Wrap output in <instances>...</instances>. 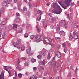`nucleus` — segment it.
Returning <instances> with one entry per match:
<instances>
[{
	"instance_id": "obj_12",
	"label": "nucleus",
	"mask_w": 79,
	"mask_h": 79,
	"mask_svg": "<svg viewBox=\"0 0 79 79\" xmlns=\"http://www.w3.org/2000/svg\"><path fill=\"white\" fill-rule=\"evenodd\" d=\"M0 78L1 79H4V73L2 72L1 73V75L0 76Z\"/></svg>"
},
{
	"instance_id": "obj_47",
	"label": "nucleus",
	"mask_w": 79,
	"mask_h": 79,
	"mask_svg": "<svg viewBox=\"0 0 79 79\" xmlns=\"http://www.w3.org/2000/svg\"><path fill=\"white\" fill-rule=\"evenodd\" d=\"M16 16L17 17H18V18H19V16H20V15H19V14L18 13H16Z\"/></svg>"
},
{
	"instance_id": "obj_33",
	"label": "nucleus",
	"mask_w": 79,
	"mask_h": 79,
	"mask_svg": "<svg viewBox=\"0 0 79 79\" xmlns=\"http://www.w3.org/2000/svg\"><path fill=\"white\" fill-rule=\"evenodd\" d=\"M31 61H32V62H33V63H34V62H35V61H36V60L33 58H31Z\"/></svg>"
},
{
	"instance_id": "obj_17",
	"label": "nucleus",
	"mask_w": 79,
	"mask_h": 79,
	"mask_svg": "<svg viewBox=\"0 0 79 79\" xmlns=\"http://www.w3.org/2000/svg\"><path fill=\"white\" fill-rule=\"evenodd\" d=\"M31 77L33 79H37L38 78V77L35 75H32L31 76Z\"/></svg>"
},
{
	"instance_id": "obj_45",
	"label": "nucleus",
	"mask_w": 79,
	"mask_h": 79,
	"mask_svg": "<svg viewBox=\"0 0 79 79\" xmlns=\"http://www.w3.org/2000/svg\"><path fill=\"white\" fill-rule=\"evenodd\" d=\"M24 66H28V63L27 62H26L24 63Z\"/></svg>"
},
{
	"instance_id": "obj_26",
	"label": "nucleus",
	"mask_w": 79,
	"mask_h": 79,
	"mask_svg": "<svg viewBox=\"0 0 79 79\" xmlns=\"http://www.w3.org/2000/svg\"><path fill=\"white\" fill-rule=\"evenodd\" d=\"M21 50H22V51H23V50H24V49H25V46L23 45L21 46Z\"/></svg>"
},
{
	"instance_id": "obj_42",
	"label": "nucleus",
	"mask_w": 79,
	"mask_h": 79,
	"mask_svg": "<svg viewBox=\"0 0 79 79\" xmlns=\"http://www.w3.org/2000/svg\"><path fill=\"white\" fill-rule=\"evenodd\" d=\"M34 37V35H33L31 36L30 39H33Z\"/></svg>"
},
{
	"instance_id": "obj_9",
	"label": "nucleus",
	"mask_w": 79,
	"mask_h": 79,
	"mask_svg": "<svg viewBox=\"0 0 79 79\" xmlns=\"http://www.w3.org/2000/svg\"><path fill=\"white\" fill-rule=\"evenodd\" d=\"M52 7L55 9H56V8H58V9L61 10V9L60 7V6H59L58 5H54L52 6Z\"/></svg>"
},
{
	"instance_id": "obj_13",
	"label": "nucleus",
	"mask_w": 79,
	"mask_h": 79,
	"mask_svg": "<svg viewBox=\"0 0 79 79\" xmlns=\"http://www.w3.org/2000/svg\"><path fill=\"white\" fill-rule=\"evenodd\" d=\"M59 33L60 34L62 35H63L64 36H65V32L63 31H60Z\"/></svg>"
},
{
	"instance_id": "obj_7",
	"label": "nucleus",
	"mask_w": 79,
	"mask_h": 79,
	"mask_svg": "<svg viewBox=\"0 0 79 79\" xmlns=\"http://www.w3.org/2000/svg\"><path fill=\"white\" fill-rule=\"evenodd\" d=\"M41 38V35H38L35 37V40L34 42H37V40H39Z\"/></svg>"
},
{
	"instance_id": "obj_18",
	"label": "nucleus",
	"mask_w": 79,
	"mask_h": 79,
	"mask_svg": "<svg viewBox=\"0 0 79 79\" xmlns=\"http://www.w3.org/2000/svg\"><path fill=\"white\" fill-rule=\"evenodd\" d=\"M38 69L39 71L40 72L42 70H44V68L42 66H40L39 68Z\"/></svg>"
},
{
	"instance_id": "obj_60",
	"label": "nucleus",
	"mask_w": 79,
	"mask_h": 79,
	"mask_svg": "<svg viewBox=\"0 0 79 79\" xmlns=\"http://www.w3.org/2000/svg\"><path fill=\"white\" fill-rule=\"evenodd\" d=\"M71 6H74V2H72L71 4Z\"/></svg>"
},
{
	"instance_id": "obj_25",
	"label": "nucleus",
	"mask_w": 79,
	"mask_h": 79,
	"mask_svg": "<svg viewBox=\"0 0 79 79\" xmlns=\"http://www.w3.org/2000/svg\"><path fill=\"white\" fill-rule=\"evenodd\" d=\"M45 59H44L43 61L41 62V64L43 66H44L45 64Z\"/></svg>"
},
{
	"instance_id": "obj_22",
	"label": "nucleus",
	"mask_w": 79,
	"mask_h": 79,
	"mask_svg": "<svg viewBox=\"0 0 79 79\" xmlns=\"http://www.w3.org/2000/svg\"><path fill=\"white\" fill-rule=\"evenodd\" d=\"M56 40H57L58 42H61V39L60 37H56L55 38Z\"/></svg>"
},
{
	"instance_id": "obj_61",
	"label": "nucleus",
	"mask_w": 79,
	"mask_h": 79,
	"mask_svg": "<svg viewBox=\"0 0 79 79\" xmlns=\"http://www.w3.org/2000/svg\"><path fill=\"white\" fill-rule=\"evenodd\" d=\"M6 35L5 33L3 34L2 35V36L3 37H5V36H6Z\"/></svg>"
},
{
	"instance_id": "obj_23",
	"label": "nucleus",
	"mask_w": 79,
	"mask_h": 79,
	"mask_svg": "<svg viewBox=\"0 0 79 79\" xmlns=\"http://www.w3.org/2000/svg\"><path fill=\"white\" fill-rule=\"evenodd\" d=\"M1 23L3 25H5V19H2V21L1 22Z\"/></svg>"
},
{
	"instance_id": "obj_44",
	"label": "nucleus",
	"mask_w": 79,
	"mask_h": 79,
	"mask_svg": "<svg viewBox=\"0 0 79 79\" xmlns=\"http://www.w3.org/2000/svg\"><path fill=\"white\" fill-rule=\"evenodd\" d=\"M36 27L37 28V30L38 32H40V29H39V28L37 27V26H36Z\"/></svg>"
},
{
	"instance_id": "obj_31",
	"label": "nucleus",
	"mask_w": 79,
	"mask_h": 79,
	"mask_svg": "<svg viewBox=\"0 0 79 79\" xmlns=\"http://www.w3.org/2000/svg\"><path fill=\"white\" fill-rule=\"evenodd\" d=\"M18 77L19 78H21L22 77V74L19 73L18 74Z\"/></svg>"
},
{
	"instance_id": "obj_34",
	"label": "nucleus",
	"mask_w": 79,
	"mask_h": 79,
	"mask_svg": "<svg viewBox=\"0 0 79 79\" xmlns=\"http://www.w3.org/2000/svg\"><path fill=\"white\" fill-rule=\"evenodd\" d=\"M27 10V9L26 8V7H24L23 9V11H26Z\"/></svg>"
},
{
	"instance_id": "obj_55",
	"label": "nucleus",
	"mask_w": 79,
	"mask_h": 79,
	"mask_svg": "<svg viewBox=\"0 0 79 79\" xmlns=\"http://www.w3.org/2000/svg\"><path fill=\"white\" fill-rule=\"evenodd\" d=\"M48 72H46L44 73V75L45 76H47V74H48Z\"/></svg>"
},
{
	"instance_id": "obj_46",
	"label": "nucleus",
	"mask_w": 79,
	"mask_h": 79,
	"mask_svg": "<svg viewBox=\"0 0 79 79\" xmlns=\"http://www.w3.org/2000/svg\"><path fill=\"white\" fill-rule=\"evenodd\" d=\"M13 27V26L11 25H10L8 27V28L9 29H10V28H12Z\"/></svg>"
},
{
	"instance_id": "obj_11",
	"label": "nucleus",
	"mask_w": 79,
	"mask_h": 79,
	"mask_svg": "<svg viewBox=\"0 0 79 79\" xmlns=\"http://www.w3.org/2000/svg\"><path fill=\"white\" fill-rule=\"evenodd\" d=\"M19 21H20V19L19 17L16 18L14 20L15 23H17V22H19Z\"/></svg>"
},
{
	"instance_id": "obj_56",
	"label": "nucleus",
	"mask_w": 79,
	"mask_h": 79,
	"mask_svg": "<svg viewBox=\"0 0 79 79\" xmlns=\"http://www.w3.org/2000/svg\"><path fill=\"white\" fill-rule=\"evenodd\" d=\"M69 20L70 21H73V18L71 17H69Z\"/></svg>"
},
{
	"instance_id": "obj_28",
	"label": "nucleus",
	"mask_w": 79,
	"mask_h": 79,
	"mask_svg": "<svg viewBox=\"0 0 79 79\" xmlns=\"http://www.w3.org/2000/svg\"><path fill=\"white\" fill-rule=\"evenodd\" d=\"M4 66V67H5V68H4L3 69L6 70V71H8V67H7V66Z\"/></svg>"
},
{
	"instance_id": "obj_63",
	"label": "nucleus",
	"mask_w": 79,
	"mask_h": 79,
	"mask_svg": "<svg viewBox=\"0 0 79 79\" xmlns=\"http://www.w3.org/2000/svg\"><path fill=\"white\" fill-rule=\"evenodd\" d=\"M51 29H54V26H53L52 25L51 26Z\"/></svg>"
},
{
	"instance_id": "obj_4",
	"label": "nucleus",
	"mask_w": 79,
	"mask_h": 79,
	"mask_svg": "<svg viewBox=\"0 0 79 79\" xmlns=\"http://www.w3.org/2000/svg\"><path fill=\"white\" fill-rule=\"evenodd\" d=\"M72 0H65V3L67 5V7L69 6V4L71 2Z\"/></svg>"
},
{
	"instance_id": "obj_58",
	"label": "nucleus",
	"mask_w": 79,
	"mask_h": 79,
	"mask_svg": "<svg viewBox=\"0 0 79 79\" xmlns=\"http://www.w3.org/2000/svg\"><path fill=\"white\" fill-rule=\"evenodd\" d=\"M14 2L15 3H18V1H17V0H14Z\"/></svg>"
},
{
	"instance_id": "obj_19",
	"label": "nucleus",
	"mask_w": 79,
	"mask_h": 79,
	"mask_svg": "<svg viewBox=\"0 0 79 79\" xmlns=\"http://www.w3.org/2000/svg\"><path fill=\"white\" fill-rule=\"evenodd\" d=\"M60 5H61V6L63 8H64V9L65 10L67 8V6H66V5H63L61 4H60Z\"/></svg>"
},
{
	"instance_id": "obj_16",
	"label": "nucleus",
	"mask_w": 79,
	"mask_h": 79,
	"mask_svg": "<svg viewBox=\"0 0 79 79\" xmlns=\"http://www.w3.org/2000/svg\"><path fill=\"white\" fill-rule=\"evenodd\" d=\"M16 69H18V70H19V71H21V70H22V68L21 67V66L18 65L16 67Z\"/></svg>"
},
{
	"instance_id": "obj_50",
	"label": "nucleus",
	"mask_w": 79,
	"mask_h": 79,
	"mask_svg": "<svg viewBox=\"0 0 79 79\" xmlns=\"http://www.w3.org/2000/svg\"><path fill=\"white\" fill-rule=\"evenodd\" d=\"M52 39H49L46 42H47V43H48V41H49V42H52Z\"/></svg>"
},
{
	"instance_id": "obj_48",
	"label": "nucleus",
	"mask_w": 79,
	"mask_h": 79,
	"mask_svg": "<svg viewBox=\"0 0 79 79\" xmlns=\"http://www.w3.org/2000/svg\"><path fill=\"white\" fill-rule=\"evenodd\" d=\"M15 28H12L11 29V31L12 32H14V31H15Z\"/></svg>"
},
{
	"instance_id": "obj_49",
	"label": "nucleus",
	"mask_w": 79,
	"mask_h": 79,
	"mask_svg": "<svg viewBox=\"0 0 79 79\" xmlns=\"http://www.w3.org/2000/svg\"><path fill=\"white\" fill-rule=\"evenodd\" d=\"M71 73H69L68 75V77H71Z\"/></svg>"
},
{
	"instance_id": "obj_5",
	"label": "nucleus",
	"mask_w": 79,
	"mask_h": 79,
	"mask_svg": "<svg viewBox=\"0 0 79 79\" xmlns=\"http://www.w3.org/2000/svg\"><path fill=\"white\" fill-rule=\"evenodd\" d=\"M73 35H74V39L75 40H77L78 39V36H77V34L76 31H73Z\"/></svg>"
},
{
	"instance_id": "obj_54",
	"label": "nucleus",
	"mask_w": 79,
	"mask_h": 79,
	"mask_svg": "<svg viewBox=\"0 0 79 79\" xmlns=\"http://www.w3.org/2000/svg\"><path fill=\"white\" fill-rule=\"evenodd\" d=\"M62 46L64 47H66V44L64 43L62 44Z\"/></svg>"
},
{
	"instance_id": "obj_3",
	"label": "nucleus",
	"mask_w": 79,
	"mask_h": 79,
	"mask_svg": "<svg viewBox=\"0 0 79 79\" xmlns=\"http://www.w3.org/2000/svg\"><path fill=\"white\" fill-rule=\"evenodd\" d=\"M62 10L61 9H58L57 11L55 10H52V13H56V14H60L62 12Z\"/></svg>"
},
{
	"instance_id": "obj_41",
	"label": "nucleus",
	"mask_w": 79,
	"mask_h": 79,
	"mask_svg": "<svg viewBox=\"0 0 79 79\" xmlns=\"http://www.w3.org/2000/svg\"><path fill=\"white\" fill-rule=\"evenodd\" d=\"M13 27L17 28V25L16 24H14V26Z\"/></svg>"
},
{
	"instance_id": "obj_57",
	"label": "nucleus",
	"mask_w": 79,
	"mask_h": 79,
	"mask_svg": "<svg viewBox=\"0 0 79 79\" xmlns=\"http://www.w3.org/2000/svg\"><path fill=\"white\" fill-rule=\"evenodd\" d=\"M34 71H36L37 70V68L36 67H34L33 68Z\"/></svg>"
},
{
	"instance_id": "obj_30",
	"label": "nucleus",
	"mask_w": 79,
	"mask_h": 79,
	"mask_svg": "<svg viewBox=\"0 0 79 79\" xmlns=\"http://www.w3.org/2000/svg\"><path fill=\"white\" fill-rule=\"evenodd\" d=\"M67 51H68V49H67V48H66V47H65L64 48V52H65V53H66L67 52Z\"/></svg>"
},
{
	"instance_id": "obj_51",
	"label": "nucleus",
	"mask_w": 79,
	"mask_h": 79,
	"mask_svg": "<svg viewBox=\"0 0 79 79\" xmlns=\"http://www.w3.org/2000/svg\"><path fill=\"white\" fill-rule=\"evenodd\" d=\"M34 6H35V7H37V3H35L34 4Z\"/></svg>"
},
{
	"instance_id": "obj_29",
	"label": "nucleus",
	"mask_w": 79,
	"mask_h": 79,
	"mask_svg": "<svg viewBox=\"0 0 79 79\" xmlns=\"http://www.w3.org/2000/svg\"><path fill=\"white\" fill-rule=\"evenodd\" d=\"M23 31V28L20 27L19 28V31H18L19 33H21Z\"/></svg>"
},
{
	"instance_id": "obj_21",
	"label": "nucleus",
	"mask_w": 79,
	"mask_h": 79,
	"mask_svg": "<svg viewBox=\"0 0 79 79\" xmlns=\"http://www.w3.org/2000/svg\"><path fill=\"white\" fill-rule=\"evenodd\" d=\"M56 56L58 58H60L61 57V55L60 53L58 52L57 53Z\"/></svg>"
},
{
	"instance_id": "obj_36",
	"label": "nucleus",
	"mask_w": 79,
	"mask_h": 79,
	"mask_svg": "<svg viewBox=\"0 0 79 79\" xmlns=\"http://www.w3.org/2000/svg\"><path fill=\"white\" fill-rule=\"evenodd\" d=\"M8 73H9V76L10 77H11V76H13L12 75H11V71H8Z\"/></svg>"
},
{
	"instance_id": "obj_6",
	"label": "nucleus",
	"mask_w": 79,
	"mask_h": 79,
	"mask_svg": "<svg viewBox=\"0 0 79 79\" xmlns=\"http://www.w3.org/2000/svg\"><path fill=\"white\" fill-rule=\"evenodd\" d=\"M8 4H10L9 3H7L3 1L2 3V5L3 6H6V7H8Z\"/></svg>"
},
{
	"instance_id": "obj_27",
	"label": "nucleus",
	"mask_w": 79,
	"mask_h": 79,
	"mask_svg": "<svg viewBox=\"0 0 79 79\" xmlns=\"http://www.w3.org/2000/svg\"><path fill=\"white\" fill-rule=\"evenodd\" d=\"M42 57V56L41 55H38L37 56V58H38V59H41Z\"/></svg>"
},
{
	"instance_id": "obj_14",
	"label": "nucleus",
	"mask_w": 79,
	"mask_h": 79,
	"mask_svg": "<svg viewBox=\"0 0 79 79\" xmlns=\"http://www.w3.org/2000/svg\"><path fill=\"white\" fill-rule=\"evenodd\" d=\"M56 30L57 31H60V26L58 25H57L56 27Z\"/></svg>"
},
{
	"instance_id": "obj_52",
	"label": "nucleus",
	"mask_w": 79,
	"mask_h": 79,
	"mask_svg": "<svg viewBox=\"0 0 79 79\" xmlns=\"http://www.w3.org/2000/svg\"><path fill=\"white\" fill-rule=\"evenodd\" d=\"M17 62H18V64H19L20 63V61H19V59L18 58V60L17 61Z\"/></svg>"
},
{
	"instance_id": "obj_2",
	"label": "nucleus",
	"mask_w": 79,
	"mask_h": 79,
	"mask_svg": "<svg viewBox=\"0 0 79 79\" xmlns=\"http://www.w3.org/2000/svg\"><path fill=\"white\" fill-rule=\"evenodd\" d=\"M21 44V40L19 39L16 42L14 43V47H16V48H19V45Z\"/></svg>"
},
{
	"instance_id": "obj_40",
	"label": "nucleus",
	"mask_w": 79,
	"mask_h": 79,
	"mask_svg": "<svg viewBox=\"0 0 79 79\" xmlns=\"http://www.w3.org/2000/svg\"><path fill=\"white\" fill-rule=\"evenodd\" d=\"M4 2H6V3H10V1H8V0H4Z\"/></svg>"
},
{
	"instance_id": "obj_64",
	"label": "nucleus",
	"mask_w": 79,
	"mask_h": 79,
	"mask_svg": "<svg viewBox=\"0 0 79 79\" xmlns=\"http://www.w3.org/2000/svg\"><path fill=\"white\" fill-rule=\"evenodd\" d=\"M60 79V77H56V79Z\"/></svg>"
},
{
	"instance_id": "obj_39",
	"label": "nucleus",
	"mask_w": 79,
	"mask_h": 79,
	"mask_svg": "<svg viewBox=\"0 0 79 79\" xmlns=\"http://www.w3.org/2000/svg\"><path fill=\"white\" fill-rule=\"evenodd\" d=\"M73 39V36H72V35H71L69 37V40H71Z\"/></svg>"
},
{
	"instance_id": "obj_1",
	"label": "nucleus",
	"mask_w": 79,
	"mask_h": 79,
	"mask_svg": "<svg viewBox=\"0 0 79 79\" xmlns=\"http://www.w3.org/2000/svg\"><path fill=\"white\" fill-rule=\"evenodd\" d=\"M43 13L42 11L40 10H38L37 11V14L36 15V16L37 18V20L40 21L41 19V15Z\"/></svg>"
},
{
	"instance_id": "obj_37",
	"label": "nucleus",
	"mask_w": 79,
	"mask_h": 79,
	"mask_svg": "<svg viewBox=\"0 0 79 79\" xmlns=\"http://www.w3.org/2000/svg\"><path fill=\"white\" fill-rule=\"evenodd\" d=\"M45 53H46V52L45 51H44V52H43L41 53L42 55H43V56H45Z\"/></svg>"
},
{
	"instance_id": "obj_53",
	"label": "nucleus",
	"mask_w": 79,
	"mask_h": 79,
	"mask_svg": "<svg viewBox=\"0 0 79 79\" xmlns=\"http://www.w3.org/2000/svg\"><path fill=\"white\" fill-rule=\"evenodd\" d=\"M57 49H58L59 48H60V45L58 44L57 45Z\"/></svg>"
},
{
	"instance_id": "obj_20",
	"label": "nucleus",
	"mask_w": 79,
	"mask_h": 79,
	"mask_svg": "<svg viewBox=\"0 0 79 79\" xmlns=\"http://www.w3.org/2000/svg\"><path fill=\"white\" fill-rule=\"evenodd\" d=\"M27 53L28 54H29L30 53V52L31 51V47H30L29 49H28L27 50Z\"/></svg>"
},
{
	"instance_id": "obj_62",
	"label": "nucleus",
	"mask_w": 79,
	"mask_h": 79,
	"mask_svg": "<svg viewBox=\"0 0 79 79\" xmlns=\"http://www.w3.org/2000/svg\"><path fill=\"white\" fill-rule=\"evenodd\" d=\"M73 70H74V69H73L70 68V71H73Z\"/></svg>"
},
{
	"instance_id": "obj_35",
	"label": "nucleus",
	"mask_w": 79,
	"mask_h": 79,
	"mask_svg": "<svg viewBox=\"0 0 79 79\" xmlns=\"http://www.w3.org/2000/svg\"><path fill=\"white\" fill-rule=\"evenodd\" d=\"M50 53H48V57H47V59H48V60H49L50 59Z\"/></svg>"
},
{
	"instance_id": "obj_32",
	"label": "nucleus",
	"mask_w": 79,
	"mask_h": 79,
	"mask_svg": "<svg viewBox=\"0 0 79 79\" xmlns=\"http://www.w3.org/2000/svg\"><path fill=\"white\" fill-rule=\"evenodd\" d=\"M29 5V9H32V5L31 3H30Z\"/></svg>"
},
{
	"instance_id": "obj_59",
	"label": "nucleus",
	"mask_w": 79,
	"mask_h": 79,
	"mask_svg": "<svg viewBox=\"0 0 79 79\" xmlns=\"http://www.w3.org/2000/svg\"><path fill=\"white\" fill-rule=\"evenodd\" d=\"M49 16H50V17H52V14L51 13L49 14L48 15Z\"/></svg>"
},
{
	"instance_id": "obj_15",
	"label": "nucleus",
	"mask_w": 79,
	"mask_h": 79,
	"mask_svg": "<svg viewBox=\"0 0 79 79\" xmlns=\"http://www.w3.org/2000/svg\"><path fill=\"white\" fill-rule=\"evenodd\" d=\"M4 8L2 7V8L0 10V17L1 16V15H2V13H3V11H4Z\"/></svg>"
},
{
	"instance_id": "obj_38",
	"label": "nucleus",
	"mask_w": 79,
	"mask_h": 79,
	"mask_svg": "<svg viewBox=\"0 0 79 79\" xmlns=\"http://www.w3.org/2000/svg\"><path fill=\"white\" fill-rule=\"evenodd\" d=\"M24 37H28V34L27 33H26L24 35Z\"/></svg>"
},
{
	"instance_id": "obj_43",
	"label": "nucleus",
	"mask_w": 79,
	"mask_h": 79,
	"mask_svg": "<svg viewBox=\"0 0 79 79\" xmlns=\"http://www.w3.org/2000/svg\"><path fill=\"white\" fill-rule=\"evenodd\" d=\"M25 74L27 75V76H29V74H30V72H27L25 73Z\"/></svg>"
},
{
	"instance_id": "obj_10",
	"label": "nucleus",
	"mask_w": 79,
	"mask_h": 79,
	"mask_svg": "<svg viewBox=\"0 0 79 79\" xmlns=\"http://www.w3.org/2000/svg\"><path fill=\"white\" fill-rule=\"evenodd\" d=\"M62 22H64V23H65V24L64 25V26L65 27H66V28H67L68 27V23H66V21L64 20H62Z\"/></svg>"
},
{
	"instance_id": "obj_24",
	"label": "nucleus",
	"mask_w": 79,
	"mask_h": 79,
	"mask_svg": "<svg viewBox=\"0 0 79 79\" xmlns=\"http://www.w3.org/2000/svg\"><path fill=\"white\" fill-rule=\"evenodd\" d=\"M6 26H0V28L1 29H6Z\"/></svg>"
},
{
	"instance_id": "obj_8",
	"label": "nucleus",
	"mask_w": 79,
	"mask_h": 79,
	"mask_svg": "<svg viewBox=\"0 0 79 79\" xmlns=\"http://www.w3.org/2000/svg\"><path fill=\"white\" fill-rule=\"evenodd\" d=\"M56 18L57 17H54L52 18L50 20V22L51 23H54V22L56 21Z\"/></svg>"
}]
</instances>
